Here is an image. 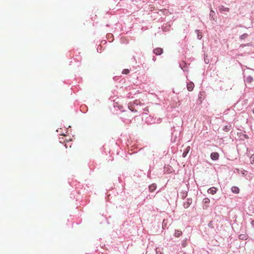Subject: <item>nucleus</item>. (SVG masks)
<instances>
[{
	"label": "nucleus",
	"instance_id": "obj_3",
	"mask_svg": "<svg viewBox=\"0 0 254 254\" xmlns=\"http://www.w3.org/2000/svg\"><path fill=\"white\" fill-rule=\"evenodd\" d=\"M219 154L217 152H213L211 154L210 157L212 160H216L219 158Z\"/></svg>",
	"mask_w": 254,
	"mask_h": 254
},
{
	"label": "nucleus",
	"instance_id": "obj_17",
	"mask_svg": "<svg viewBox=\"0 0 254 254\" xmlns=\"http://www.w3.org/2000/svg\"><path fill=\"white\" fill-rule=\"evenodd\" d=\"M252 224L254 226V220H253L252 222Z\"/></svg>",
	"mask_w": 254,
	"mask_h": 254
},
{
	"label": "nucleus",
	"instance_id": "obj_9",
	"mask_svg": "<svg viewBox=\"0 0 254 254\" xmlns=\"http://www.w3.org/2000/svg\"><path fill=\"white\" fill-rule=\"evenodd\" d=\"M182 235V232L181 231L178 230H175L174 235L176 237H179Z\"/></svg>",
	"mask_w": 254,
	"mask_h": 254
},
{
	"label": "nucleus",
	"instance_id": "obj_12",
	"mask_svg": "<svg viewBox=\"0 0 254 254\" xmlns=\"http://www.w3.org/2000/svg\"><path fill=\"white\" fill-rule=\"evenodd\" d=\"M248 35L247 33H245V34L242 35L240 36V39L243 40V39L246 38L248 37Z\"/></svg>",
	"mask_w": 254,
	"mask_h": 254
},
{
	"label": "nucleus",
	"instance_id": "obj_13",
	"mask_svg": "<svg viewBox=\"0 0 254 254\" xmlns=\"http://www.w3.org/2000/svg\"><path fill=\"white\" fill-rule=\"evenodd\" d=\"M231 126H226L224 127L223 130L225 131H228L230 130Z\"/></svg>",
	"mask_w": 254,
	"mask_h": 254
},
{
	"label": "nucleus",
	"instance_id": "obj_16",
	"mask_svg": "<svg viewBox=\"0 0 254 254\" xmlns=\"http://www.w3.org/2000/svg\"><path fill=\"white\" fill-rule=\"evenodd\" d=\"M247 81L251 82L252 80V78L251 77H249L247 78Z\"/></svg>",
	"mask_w": 254,
	"mask_h": 254
},
{
	"label": "nucleus",
	"instance_id": "obj_7",
	"mask_svg": "<svg viewBox=\"0 0 254 254\" xmlns=\"http://www.w3.org/2000/svg\"><path fill=\"white\" fill-rule=\"evenodd\" d=\"M203 203L205 204V208L208 207V205H206L210 202V199L208 198H205L203 200Z\"/></svg>",
	"mask_w": 254,
	"mask_h": 254
},
{
	"label": "nucleus",
	"instance_id": "obj_19",
	"mask_svg": "<svg viewBox=\"0 0 254 254\" xmlns=\"http://www.w3.org/2000/svg\"><path fill=\"white\" fill-rule=\"evenodd\" d=\"M253 113H254V109H253Z\"/></svg>",
	"mask_w": 254,
	"mask_h": 254
},
{
	"label": "nucleus",
	"instance_id": "obj_8",
	"mask_svg": "<svg viewBox=\"0 0 254 254\" xmlns=\"http://www.w3.org/2000/svg\"><path fill=\"white\" fill-rule=\"evenodd\" d=\"M232 191L235 193H238L239 192L240 190L237 187H233L231 189Z\"/></svg>",
	"mask_w": 254,
	"mask_h": 254
},
{
	"label": "nucleus",
	"instance_id": "obj_18",
	"mask_svg": "<svg viewBox=\"0 0 254 254\" xmlns=\"http://www.w3.org/2000/svg\"><path fill=\"white\" fill-rule=\"evenodd\" d=\"M65 147L67 148V145L66 144H65Z\"/></svg>",
	"mask_w": 254,
	"mask_h": 254
},
{
	"label": "nucleus",
	"instance_id": "obj_14",
	"mask_svg": "<svg viewBox=\"0 0 254 254\" xmlns=\"http://www.w3.org/2000/svg\"><path fill=\"white\" fill-rule=\"evenodd\" d=\"M129 70L128 69H124L122 73L127 74L129 73Z\"/></svg>",
	"mask_w": 254,
	"mask_h": 254
},
{
	"label": "nucleus",
	"instance_id": "obj_15",
	"mask_svg": "<svg viewBox=\"0 0 254 254\" xmlns=\"http://www.w3.org/2000/svg\"><path fill=\"white\" fill-rule=\"evenodd\" d=\"M215 14V12L212 10H211L210 11V16H213V15Z\"/></svg>",
	"mask_w": 254,
	"mask_h": 254
},
{
	"label": "nucleus",
	"instance_id": "obj_4",
	"mask_svg": "<svg viewBox=\"0 0 254 254\" xmlns=\"http://www.w3.org/2000/svg\"><path fill=\"white\" fill-rule=\"evenodd\" d=\"M219 10L221 12H229V8L228 7H225L223 5H221L219 7Z\"/></svg>",
	"mask_w": 254,
	"mask_h": 254
},
{
	"label": "nucleus",
	"instance_id": "obj_5",
	"mask_svg": "<svg viewBox=\"0 0 254 254\" xmlns=\"http://www.w3.org/2000/svg\"><path fill=\"white\" fill-rule=\"evenodd\" d=\"M217 189L215 187H211L208 190V192L209 193L214 194L216 192Z\"/></svg>",
	"mask_w": 254,
	"mask_h": 254
},
{
	"label": "nucleus",
	"instance_id": "obj_10",
	"mask_svg": "<svg viewBox=\"0 0 254 254\" xmlns=\"http://www.w3.org/2000/svg\"><path fill=\"white\" fill-rule=\"evenodd\" d=\"M190 146H189L187 147L186 151H184L182 154V156L183 157H185L187 156L188 153L190 150Z\"/></svg>",
	"mask_w": 254,
	"mask_h": 254
},
{
	"label": "nucleus",
	"instance_id": "obj_2",
	"mask_svg": "<svg viewBox=\"0 0 254 254\" xmlns=\"http://www.w3.org/2000/svg\"><path fill=\"white\" fill-rule=\"evenodd\" d=\"M187 89L189 91H191L193 89L194 84L192 82H190L187 84Z\"/></svg>",
	"mask_w": 254,
	"mask_h": 254
},
{
	"label": "nucleus",
	"instance_id": "obj_11",
	"mask_svg": "<svg viewBox=\"0 0 254 254\" xmlns=\"http://www.w3.org/2000/svg\"><path fill=\"white\" fill-rule=\"evenodd\" d=\"M239 238L241 240H246L247 239V236L245 234H241L239 236Z\"/></svg>",
	"mask_w": 254,
	"mask_h": 254
},
{
	"label": "nucleus",
	"instance_id": "obj_1",
	"mask_svg": "<svg viewBox=\"0 0 254 254\" xmlns=\"http://www.w3.org/2000/svg\"><path fill=\"white\" fill-rule=\"evenodd\" d=\"M163 49L160 48H157L153 50V53L156 55H160L163 53Z\"/></svg>",
	"mask_w": 254,
	"mask_h": 254
},
{
	"label": "nucleus",
	"instance_id": "obj_6",
	"mask_svg": "<svg viewBox=\"0 0 254 254\" xmlns=\"http://www.w3.org/2000/svg\"><path fill=\"white\" fill-rule=\"evenodd\" d=\"M156 187H157L156 185L155 184H153L149 186V190L150 191L153 192V191H154L156 190Z\"/></svg>",
	"mask_w": 254,
	"mask_h": 254
}]
</instances>
